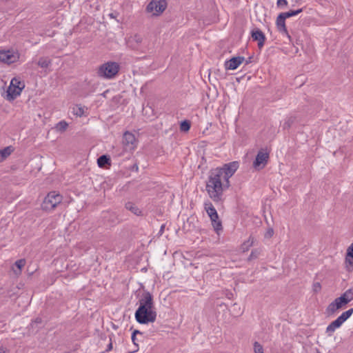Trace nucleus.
Here are the masks:
<instances>
[{"instance_id":"nucleus-1","label":"nucleus","mask_w":353,"mask_h":353,"mask_svg":"<svg viewBox=\"0 0 353 353\" xmlns=\"http://www.w3.org/2000/svg\"><path fill=\"white\" fill-rule=\"evenodd\" d=\"M239 167V163L234 161L209 171L205 181V190L214 202L219 203L223 201V192L230 186V178L234 175Z\"/></svg>"},{"instance_id":"nucleus-2","label":"nucleus","mask_w":353,"mask_h":353,"mask_svg":"<svg viewBox=\"0 0 353 353\" xmlns=\"http://www.w3.org/2000/svg\"><path fill=\"white\" fill-rule=\"evenodd\" d=\"M303 8H299L297 10H290L288 12H281L276 17V26L277 30L279 33H281L283 36H285L289 41L293 43V40L291 34L289 33L288 28L285 24L286 19H288L292 17H294L301 12H303Z\"/></svg>"},{"instance_id":"nucleus-3","label":"nucleus","mask_w":353,"mask_h":353,"mask_svg":"<svg viewBox=\"0 0 353 353\" xmlns=\"http://www.w3.org/2000/svg\"><path fill=\"white\" fill-rule=\"evenodd\" d=\"M120 65L115 61H108L101 64L97 70V76L106 79L114 78L119 73Z\"/></svg>"},{"instance_id":"nucleus-4","label":"nucleus","mask_w":353,"mask_h":353,"mask_svg":"<svg viewBox=\"0 0 353 353\" xmlns=\"http://www.w3.org/2000/svg\"><path fill=\"white\" fill-rule=\"evenodd\" d=\"M136 321L140 324L153 323L157 319V312L154 307H138L134 314Z\"/></svg>"},{"instance_id":"nucleus-5","label":"nucleus","mask_w":353,"mask_h":353,"mask_svg":"<svg viewBox=\"0 0 353 353\" xmlns=\"http://www.w3.org/2000/svg\"><path fill=\"white\" fill-rule=\"evenodd\" d=\"M204 208L208 215L210 218L212 225L217 234L219 231L223 230L222 223L219 220V214L213 206L212 203L210 201L204 203Z\"/></svg>"},{"instance_id":"nucleus-6","label":"nucleus","mask_w":353,"mask_h":353,"mask_svg":"<svg viewBox=\"0 0 353 353\" xmlns=\"http://www.w3.org/2000/svg\"><path fill=\"white\" fill-rule=\"evenodd\" d=\"M62 199V196L57 192H50L45 197L41 208L46 211L52 210L61 202Z\"/></svg>"},{"instance_id":"nucleus-7","label":"nucleus","mask_w":353,"mask_h":353,"mask_svg":"<svg viewBox=\"0 0 353 353\" xmlns=\"http://www.w3.org/2000/svg\"><path fill=\"white\" fill-rule=\"evenodd\" d=\"M166 7L167 2L165 0H152L148 4L146 11L159 16L165 10Z\"/></svg>"},{"instance_id":"nucleus-8","label":"nucleus","mask_w":353,"mask_h":353,"mask_svg":"<svg viewBox=\"0 0 353 353\" xmlns=\"http://www.w3.org/2000/svg\"><path fill=\"white\" fill-rule=\"evenodd\" d=\"M269 159V153L265 152V150L261 148L259 150L254 161H253V167L256 170L263 169L266 164L268 163Z\"/></svg>"},{"instance_id":"nucleus-9","label":"nucleus","mask_w":353,"mask_h":353,"mask_svg":"<svg viewBox=\"0 0 353 353\" xmlns=\"http://www.w3.org/2000/svg\"><path fill=\"white\" fill-rule=\"evenodd\" d=\"M19 59L18 52L14 50H0V61L8 65L17 62Z\"/></svg>"},{"instance_id":"nucleus-10","label":"nucleus","mask_w":353,"mask_h":353,"mask_svg":"<svg viewBox=\"0 0 353 353\" xmlns=\"http://www.w3.org/2000/svg\"><path fill=\"white\" fill-rule=\"evenodd\" d=\"M25 85H22L21 87H19V85H14V83H10L6 91V99L10 101H13L20 95Z\"/></svg>"},{"instance_id":"nucleus-11","label":"nucleus","mask_w":353,"mask_h":353,"mask_svg":"<svg viewBox=\"0 0 353 353\" xmlns=\"http://www.w3.org/2000/svg\"><path fill=\"white\" fill-rule=\"evenodd\" d=\"M139 307H154V300L152 294L147 291L143 290L141 298L139 299Z\"/></svg>"},{"instance_id":"nucleus-12","label":"nucleus","mask_w":353,"mask_h":353,"mask_svg":"<svg viewBox=\"0 0 353 353\" xmlns=\"http://www.w3.org/2000/svg\"><path fill=\"white\" fill-rule=\"evenodd\" d=\"M251 37L253 41L258 42V48L261 49L265 44L266 37L265 34L258 28H254L251 31Z\"/></svg>"},{"instance_id":"nucleus-13","label":"nucleus","mask_w":353,"mask_h":353,"mask_svg":"<svg viewBox=\"0 0 353 353\" xmlns=\"http://www.w3.org/2000/svg\"><path fill=\"white\" fill-rule=\"evenodd\" d=\"M245 61L243 57L238 56L233 57L229 60L225 61L224 67L226 70H234L238 68V67Z\"/></svg>"},{"instance_id":"nucleus-14","label":"nucleus","mask_w":353,"mask_h":353,"mask_svg":"<svg viewBox=\"0 0 353 353\" xmlns=\"http://www.w3.org/2000/svg\"><path fill=\"white\" fill-rule=\"evenodd\" d=\"M103 223L105 227L111 228L119 223L117 215L114 212H106L103 215Z\"/></svg>"},{"instance_id":"nucleus-15","label":"nucleus","mask_w":353,"mask_h":353,"mask_svg":"<svg viewBox=\"0 0 353 353\" xmlns=\"http://www.w3.org/2000/svg\"><path fill=\"white\" fill-rule=\"evenodd\" d=\"M343 323L337 318L327 327L326 333H327L329 336H331L337 328H339L342 325Z\"/></svg>"},{"instance_id":"nucleus-16","label":"nucleus","mask_w":353,"mask_h":353,"mask_svg":"<svg viewBox=\"0 0 353 353\" xmlns=\"http://www.w3.org/2000/svg\"><path fill=\"white\" fill-rule=\"evenodd\" d=\"M135 141H136V138L132 132L127 131L123 134V144H125L126 145H131L130 148H134V143Z\"/></svg>"},{"instance_id":"nucleus-17","label":"nucleus","mask_w":353,"mask_h":353,"mask_svg":"<svg viewBox=\"0 0 353 353\" xmlns=\"http://www.w3.org/2000/svg\"><path fill=\"white\" fill-rule=\"evenodd\" d=\"M143 38L139 34H135L131 37L128 40L130 47L134 50L137 49L139 45L142 42Z\"/></svg>"},{"instance_id":"nucleus-18","label":"nucleus","mask_w":353,"mask_h":353,"mask_svg":"<svg viewBox=\"0 0 353 353\" xmlns=\"http://www.w3.org/2000/svg\"><path fill=\"white\" fill-rule=\"evenodd\" d=\"M44 326L43 323V320L41 317H37L34 320H33L29 326V330L32 332L35 331L36 332L41 327Z\"/></svg>"},{"instance_id":"nucleus-19","label":"nucleus","mask_w":353,"mask_h":353,"mask_svg":"<svg viewBox=\"0 0 353 353\" xmlns=\"http://www.w3.org/2000/svg\"><path fill=\"white\" fill-rule=\"evenodd\" d=\"M97 164L99 168H105L111 165V159L109 155L103 154L97 159Z\"/></svg>"},{"instance_id":"nucleus-20","label":"nucleus","mask_w":353,"mask_h":353,"mask_svg":"<svg viewBox=\"0 0 353 353\" xmlns=\"http://www.w3.org/2000/svg\"><path fill=\"white\" fill-rule=\"evenodd\" d=\"M341 309V307L338 305L336 302L333 301L332 303H330L328 306L327 307L325 310V314L327 316H332L334 315L338 310Z\"/></svg>"},{"instance_id":"nucleus-21","label":"nucleus","mask_w":353,"mask_h":353,"mask_svg":"<svg viewBox=\"0 0 353 353\" xmlns=\"http://www.w3.org/2000/svg\"><path fill=\"white\" fill-rule=\"evenodd\" d=\"M14 151V148L12 145L7 146L0 150V162L5 160L11 153Z\"/></svg>"},{"instance_id":"nucleus-22","label":"nucleus","mask_w":353,"mask_h":353,"mask_svg":"<svg viewBox=\"0 0 353 353\" xmlns=\"http://www.w3.org/2000/svg\"><path fill=\"white\" fill-rule=\"evenodd\" d=\"M125 207L127 210H130L135 215H142V211L132 202H127L125 205Z\"/></svg>"},{"instance_id":"nucleus-23","label":"nucleus","mask_w":353,"mask_h":353,"mask_svg":"<svg viewBox=\"0 0 353 353\" xmlns=\"http://www.w3.org/2000/svg\"><path fill=\"white\" fill-rule=\"evenodd\" d=\"M37 65L41 68L46 69L52 65V60L48 57H42L39 58Z\"/></svg>"},{"instance_id":"nucleus-24","label":"nucleus","mask_w":353,"mask_h":353,"mask_svg":"<svg viewBox=\"0 0 353 353\" xmlns=\"http://www.w3.org/2000/svg\"><path fill=\"white\" fill-rule=\"evenodd\" d=\"M334 301L336 302V303L341 308H342L343 307H344L345 305L350 303L347 298L345 297V296L343 294H342L339 297L335 299Z\"/></svg>"},{"instance_id":"nucleus-25","label":"nucleus","mask_w":353,"mask_h":353,"mask_svg":"<svg viewBox=\"0 0 353 353\" xmlns=\"http://www.w3.org/2000/svg\"><path fill=\"white\" fill-rule=\"evenodd\" d=\"M353 314V308H350L347 311L343 312L338 318L344 323Z\"/></svg>"},{"instance_id":"nucleus-26","label":"nucleus","mask_w":353,"mask_h":353,"mask_svg":"<svg viewBox=\"0 0 353 353\" xmlns=\"http://www.w3.org/2000/svg\"><path fill=\"white\" fill-rule=\"evenodd\" d=\"M345 263L346 264L347 270L350 272L353 269V256H348L346 253Z\"/></svg>"},{"instance_id":"nucleus-27","label":"nucleus","mask_w":353,"mask_h":353,"mask_svg":"<svg viewBox=\"0 0 353 353\" xmlns=\"http://www.w3.org/2000/svg\"><path fill=\"white\" fill-rule=\"evenodd\" d=\"M191 127V123L188 120H183L180 123V130L182 132H188Z\"/></svg>"},{"instance_id":"nucleus-28","label":"nucleus","mask_w":353,"mask_h":353,"mask_svg":"<svg viewBox=\"0 0 353 353\" xmlns=\"http://www.w3.org/2000/svg\"><path fill=\"white\" fill-rule=\"evenodd\" d=\"M68 124L65 121H61L56 125V130L59 132H63L66 130Z\"/></svg>"},{"instance_id":"nucleus-29","label":"nucleus","mask_w":353,"mask_h":353,"mask_svg":"<svg viewBox=\"0 0 353 353\" xmlns=\"http://www.w3.org/2000/svg\"><path fill=\"white\" fill-rule=\"evenodd\" d=\"M294 121H295V117H288L283 123V129L290 128L292 126V125L294 123Z\"/></svg>"},{"instance_id":"nucleus-30","label":"nucleus","mask_w":353,"mask_h":353,"mask_svg":"<svg viewBox=\"0 0 353 353\" xmlns=\"http://www.w3.org/2000/svg\"><path fill=\"white\" fill-rule=\"evenodd\" d=\"M261 252L258 249H254L252 250L249 257L248 258V261H252L257 259L259 256Z\"/></svg>"},{"instance_id":"nucleus-31","label":"nucleus","mask_w":353,"mask_h":353,"mask_svg":"<svg viewBox=\"0 0 353 353\" xmlns=\"http://www.w3.org/2000/svg\"><path fill=\"white\" fill-rule=\"evenodd\" d=\"M254 353H264L263 346L257 341L254 343Z\"/></svg>"},{"instance_id":"nucleus-32","label":"nucleus","mask_w":353,"mask_h":353,"mask_svg":"<svg viewBox=\"0 0 353 353\" xmlns=\"http://www.w3.org/2000/svg\"><path fill=\"white\" fill-rule=\"evenodd\" d=\"M345 297L347 298V299L349 300V301L350 302L351 301L353 300V287L347 290L344 293H343Z\"/></svg>"},{"instance_id":"nucleus-33","label":"nucleus","mask_w":353,"mask_h":353,"mask_svg":"<svg viewBox=\"0 0 353 353\" xmlns=\"http://www.w3.org/2000/svg\"><path fill=\"white\" fill-rule=\"evenodd\" d=\"M232 312H235V315H241L243 312L241 310L240 306L237 303H234L232 305Z\"/></svg>"},{"instance_id":"nucleus-34","label":"nucleus","mask_w":353,"mask_h":353,"mask_svg":"<svg viewBox=\"0 0 353 353\" xmlns=\"http://www.w3.org/2000/svg\"><path fill=\"white\" fill-rule=\"evenodd\" d=\"M26 265L25 259H19L15 262V265L21 270L23 267Z\"/></svg>"},{"instance_id":"nucleus-35","label":"nucleus","mask_w":353,"mask_h":353,"mask_svg":"<svg viewBox=\"0 0 353 353\" xmlns=\"http://www.w3.org/2000/svg\"><path fill=\"white\" fill-rule=\"evenodd\" d=\"M74 114L78 117H82L84 114V110L81 107H77L76 110H74Z\"/></svg>"},{"instance_id":"nucleus-36","label":"nucleus","mask_w":353,"mask_h":353,"mask_svg":"<svg viewBox=\"0 0 353 353\" xmlns=\"http://www.w3.org/2000/svg\"><path fill=\"white\" fill-rule=\"evenodd\" d=\"M287 5H288L287 0H277L276 6L278 8H283L284 6H286Z\"/></svg>"},{"instance_id":"nucleus-37","label":"nucleus","mask_w":353,"mask_h":353,"mask_svg":"<svg viewBox=\"0 0 353 353\" xmlns=\"http://www.w3.org/2000/svg\"><path fill=\"white\" fill-rule=\"evenodd\" d=\"M137 334H139L141 336H143V333L140 332L139 330H134L132 333V336H131V339H132V342H134V336H137Z\"/></svg>"},{"instance_id":"nucleus-38","label":"nucleus","mask_w":353,"mask_h":353,"mask_svg":"<svg viewBox=\"0 0 353 353\" xmlns=\"http://www.w3.org/2000/svg\"><path fill=\"white\" fill-rule=\"evenodd\" d=\"M10 83H14V85H19V87H21L22 85H24V83L19 81V79H17V78H13L12 80H11V82Z\"/></svg>"},{"instance_id":"nucleus-39","label":"nucleus","mask_w":353,"mask_h":353,"mask_svg":"<svg viewBox=\"0 0 353 353\" xmlns=\"http://www.w3.org/2000/svg\"><path fill=\"white\" fill-rule=\"evenodd\" d=\"M273 234H274L273 229L270 228L268 229V230H267V232H266V233L265 234V236L270 238V237L272 236Z\"/></svg>"},{"instance_id":"nucleus-40","label":"nucleus","mask_w":353,"mask_h":353,"mask_svg":"<svg viewBox=\"0 0 353 353\" xmlns=\"http://www.w3.org/2000/svg\"><path fill=\"white\" fill-rule=\"evenodd\" d=\"M346 253L348 254V256H353V243L348 247Z\"/></svg>"},{"instance_id":"nucleus-41","label":"nucleus","mask_w":353,"mask_h":353,"mask_svg":"<svg viewBox=\"0 0 353 353\" xmlns=\"http://www.w3.org/2000/svg\"><path fill=\"white\" fill-rule=\"evenodd\" d=\"M321 288V284L319 282L314 283V290L318 292Z\"/></svg>"},{"instance_id":"nucleus-42","label":"nucleus","mask_w":353,"mask_h":353,"mask_svg":"<svg viewBox=\"0 0 353 353\" xmlns=\"http://www.w3.org/2000/svg\"><path fill=\"white\" fill-rule=\"evenodd\" d=\"M112 349V339L109 338V343L108 344L107 349L105 350V352H109Z\"/></svg>"},{"instance_id":"nucleus-43","label":"nucleus","mask_w":353,"mask_h":353,"mask_svg":"<svg viewBox=\"0 0 353 353\" xmlns=\"http://www.w3.org/2000/svg\"><path fill=\"white\" fill-rule=\"evenodd\" d=\"M119 15V12H114L109 14V17L112 19H116Z\"/></svg>"},{"instance_id":"nucleus-44","label":"nucleus","mask_w":353,"mask_h":353,"mask_svg":"<svg viewBox=\"0 0 353 353\" xmlns=\"http://www.w3.org/2000/svg\"><path fill=\"white\" fill-rule=\"evenodd\" d=\"M137 336H134V342H132L133 344L137 347V350H135L134 352H136L138 350V348H139V345L138 343H137Z\"/></svg>"},{"instance_id":"nucleus-45","label":"nucleus","mask_w":353,"mask_h":353,"mask_svg":"<svg viewBox=\"0 0 353 353\" xmlns=\"http://www.w3.org/2000/svg\"><path fill=\"white\" fill-rule=\"evenodd\" d=\"M165 225L164 224H163V225L161 226V228H160V230H159V232L160 235H161V234L163 233V232H164V229H165Z\"/></svg>"},{"instance_id":"nucleus-46","label":"nucleus","mask_w":353,"mask_h":353,"mask_svg":"<svg viewBox=\"0 0 353 353\" xmlns=\"http://www.w3.org/2000/svg\"><path fill=\"white\" fill-rule=\"evenodd\" d=\"M0 353H8V351L3 347H0Z\"/></svg>"},{"instance_id":"nucleus-47","label":"nucleus","mask_w":353,"mask_h":353,"mask_svg":"<svg viewBox=\"0 0 353 353\" xmlns=\"http://www.w3.org/2000/svg\"><path fill=\"white\" fill-rule=\"evenodd\" d=\"M252 57H250L247 60H245V65H248L252 62Z\"/></svg>"},{"instance_id":"nucleus-48","label":"nucleus","mask_w":353,"mask_h":353,"mask_svg":"<svg viewBox=\"0 0 353 353\" xmlns=\"http://www.w3.org/2000/svg\"><path fill=\"white\" fill-rule=\"evenodd\" d=\"M134 169L138 170V166L137 165H134Z\"/></svg>"},{"instance_id":"nucleus-49","label":"nucleus","mask_w":353,"mask_h":353,"mask_svg":"<svg viewBox=\"0 0 353 353\" xmlns=\"http://www.w3.org/2000/svg\"><path fill=\"white\" fill-rule=\"evenodd\" d=\"M134 169L138 170V166L137 165H134Z\"/></svg>"},{"instance_id":"nucleus-50","label":"nucleus","mask_w":353,"mask_h":353,"mask_svg":"<svg viewBox=\"0 0 353 353\" xmlns=\"http://www.w3.org/2000/svg\"><path fill=\"white\" fill-rule=\"evenodd\" d=\"M105 339H106V337H105L104 340H105ZM101 341H103V338H102V337L101 338Z\"/></svg>"},{"instance_id":"nucleus-51","label":"nucleus","mask_w":353,"mask_h":353,"mask_svg":"<svg viewBox=\"0 0 353 353\" xmlns=\"http://www.w3.org/2000/svg\"><path fill=\"white\" fill-rule=\"evenodd\" d=\"M316 353H321L319 350H317V352Z\"/></svg>"}]
</instances>
